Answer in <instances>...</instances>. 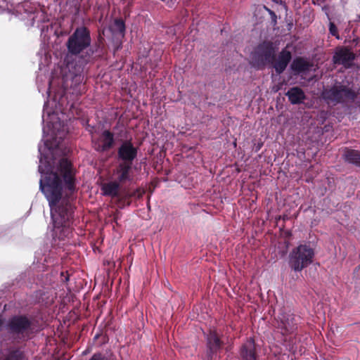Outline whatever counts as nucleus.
Listing matches in <instances>:
<instances>
[{
    "label": "nucleus",
    "instance_id": "4468645a",
    "mask_svg": "<svg viewBox=\"0 0 360 360\" xmlns=\"http://www.w3.org/2000/svg\"><path fill=\"white\" fill-rule=\"evenodd\" d=\"M285 95L288 96L292 104L302 103L305 99V94L304 91L302 89L297 86L290 88Z\"/></svg>",
    "mask_w": 360,
    "mask_h": 360
},
{
    "label": "nucleus",
    "instance_id": "f3484780",
    "mask_svg": "<svg viewBox=\"0 0 360 360\" xmlns=\"http://www.w3.org/2000/svg\"><path fill=\"white\" fill-rule=\"evenodd\" d=\"M345 160L349 163L360 167V153L355 150H346L344 153Z\"/></svg>",
    "mask_w": 360,
    "mask_h": 360
},
{
    "label": "nucleus",
    "instance_id": "7ed1b4c3",
    "mask_svg": "<svg viewBox=\"0 0 360 360\" xmlns=\"http://www.w3.org/2000/svg\"><path fill=\"white\" fill-rule=\"evenodd\" d=\"M6 328L18 342L30 339L34 332L32 321L25 315H15L10 318Z\"/></svg>",
    "mask_w": 360,
    "mask_h": 360
},
{
    "label": "nucleus",
    "instance_id": "39448f33",
    "mask_svg": "<svg viewBox=\"0 0 360 360\" xmlns=\"http://www.w3.org/2000/svg\"><path fill=\"white\" fill-rule=\"evenodd\" d=\"M323 97L328 103L335 105L353 102L356 94L354 91L345 85L335 84L328 89H325Z\"/></svg>",
    "mask_w": 360,
    "mask_h": 360
},
{
    "label": "nucleus",
    "instance_id": "0eeeda50",
    "mask_svg": "<svg viewBox=\"0 0 360 360\" xmlns=\"http://www.w3.org/2000/svg\"><path fill=\"white\" fill-rule=\"evenodd\" d=\"M114 143V134L109 130H103L97 139H93L94 147L98 152L109 150Z\"/></svg>",
    "mask_w": 360,
    "mask_h": 360
},
{
    "label": "nucleus",
    "instance_id": "9b49d317",
    "mask_svg": "<svg viewBox=\"0 0 360 360\" xmlns=\"http://www.w3.org/2000/svg\"><path fill=\"white\" fill-rule=\"evenodd\" d=\"M354 59V55L347 49H341L335 52L333 60L334 63L349 68Z\"/></svg>",
    "mask_w": 360,
    "mask_h": 360
},
{
    "label": "nucleus",
    "instance_id": "6e6552de",
    "mask_svg": "<svg viewBox=\"0 0 360 360\" xmlns=\"http://www.w3.org/2000/svg\"><path fill=\"white\" fill-rule=\"evenodd\" d=\"M137 156V148L132 144L131 141H124L117 150L118 160L121 162H128L131 164Z\"/></svg>",
    "mask_w": 360,
    "mask_h": 360
},
{
    "label": "nucleus",
    "instance_id": "412c9836",
    "mask_svg": "<svg viewBox=\"0 0 360 360\" xmlns=\"http://www.w3.org/2000/svg\"><path fill=\"white\" fill-rule=\"evenodd\" d=\"M90 360H106L101 354H94Z\"/></svg>",
    "mask_w": 360,
    "mask_h": 360
},
{
    "label": "nucleus",
    "instance_id": "423d86ee",
    "mask_svg": "<svg viewBox=\"0 0 360 360\" xmlns=\"http://www.w3.org/2000/svg\"><path fill=\"white\" fill-rule=\"evenodd\" d=\"M112 176L115 180L122 185L125 184H131L136 182L132 165L128 162H118L113 169Z\"/></svg>",
    "mask_w": 360,
    "mask_h": 360
},
{
    "label": "nucleus",
    "instance_id": "9d476101",
    "mask_svg": "<svg viewBox=\"0 0 360 360\" xmlns=\"http://www.w3.org/2000/svg\"><path fill=\"white\" fill-rule=\"evenodd\" d=\"M239 360H257L255 342L252 338L248 339L240 347Z\"/></svg>",
    "mask_w": 360,
    "mask_h": 360
},
{
    "label": "nucleus",
    "instance_id": "20e7f679",
    "mask_svg": "<svg viewBox=\"0 0 360 360\" xmlns=\"http://www.w3.org/2000/svg\"><path fill=\"white\" fill-rule=\"evenodd\" d=\"M314 250L309 243L301 244L289 254L288 264L293 271L300 272L313 262Z\"/></svg>",
    "mask_w": 360,
    "mask_h": 360
},
{
    "label": "nucleus",
    "instance_id": "f8f14e48",
    "mask_svg": "<svg viewBox=\"0 0 360 360\" xmlns=\"http://www.w3.org/2000/svg\"><path fill=\"white\" fill-rule=\"evenodd\" d=\"M291 60V53L288 51H282L276 58L274 59L273 67L276 73H282L288 66Z\"/></svg>",
    "mask_w": 360,
    "mask_h": 360
},
{
    "label": "nucleus",
    "instance_id": "f03ea898",
    "mask_svg": "<svg viewBox=\"0 0 360 360\" xmlns=\"http://www.w3.org/2000/svg\"><path fill=\"white\" fill-rule=\"evenodd\" d=\"M277 327L281 334L285 336L283 341L290 352H295L297 349L296 338L288 335H294L297 330V322L293 314L281 311L276 318Z\"/></svg>",
    "mask_w": 360,
    "mask_h": 360
},
{
    "label": "nucleus",
    "instance_id": "dca6fc26",
    "mask_svg": "<svg viewBox=\"0 0 360 360\" xmlns=\"http://www.w3.org/2000/svg\"><path fill=\"white\" fill-rule=\"evenodd\" d=\"M309 68V63L301 58L295 59L291 64L292 70L297 75L307 71Z\"/></svg>",
    "mask_w": 360,
    "mask_h": 360
},
{
    "label": "nucleus",
    "instance_id": "2eb2a0df",
    "mask_svg": "<svg viewBox=\"0 0 360 360\" xmlns=\"http://www.w3.org/2000/svg\"><path fill=\"white\" fill-rule=\"evenodd\" d=\"M125 24L122 19L116 18L113 22L110 25L109 30L112 34L119 39L123 38L125 34Z\"/></svg>",
    "mask_w": 360,
    "mask_h": 360
},
{
    "label": "nucleus",
    "instance_id": "1a4fd4ad",
    "mask_svg": "<svg viewBox=\"0 0 360 360\" xmlns=\"http://www.w3.org/2000/svg\"><path fill=\"white\" fill-rule=\"evenodd\" d=\"M207 356L209 360H212L221 347V342L215 330H210L207 336Z\"/></svg>",
    "mask_w": 360,
    "mask_h": 360
},
{
    "label": "nucleus",
    "instance_id": "4be33fe9",
    "mask_svg": "<svg viewBox=\"0 0 360 360\" xmlns=\"http://www.w3.org/2000/svg\"><path fill=\"white\" fill-rule=\"evenodd\" d=\"M41 80V77L39 76H38L37 77V86H38V90L39 92H41L42 91V89H43V87L41 86V84H39V81Z\"/></svg>",
    "mask_w": 360,
    "mask_h": 360
},
{
    "label": "nucleus",
    "instance_id": "ddd939ff",
    "mask_svg": "<svg viewBox=\"0 0 360 360\" xmlns=\"http://www.w3.org/2000/svg\"><path fill=\"white\" fill-rule=\"evenodd\" d=\"M122 184L117 180L110 181L101 185V191L103 195L112 198L118 197L120 195V187Z\"/></svg>",
    "mask_w": 360,
    "mask_h": 360
},
{
    "label": "nucleus",
    "instance_id": "aec40b11",
    "mask_svg": "<svg viewBox=\"0 0 360 360\" xmlns=\"http://www.w3.org/2000/svg\"><path fill=\"white\" fill-rule=\"evenodd\" d=\"M329 32H330V34L332 35V36H334L336 37V39H339L340 37H339V34H338V29H337V27L335 26V25L330 22V24H329Z\"/></svg>",
    "mask_w": 360,
    "mask_h": 360
},
{
    "label": "nucleus",
    "instance_id": "6ab92c4d",
    "mask_svg": "<svg viewBox=\"0 0 360 360\" xmlns=\"http://www.w3.org/2000/svg\"><path fill=\"white\" fill-rule=\"evenodd\" d=\"M257 52L262 56V63H264V62H273L274 55L271 49L268 47L264 49L263 46H259Z\"/></svg>",
    "mask_w": 360,
    "mask_h": 360
},
{
    "label": "nucleus",
    "instance_id": "f257e3e1",
    "mask_svg": "<svg viewBox=\"0 0 360 360\" xmlns=\"http://www.w3.org/2000/svg\"><path fill=\"white\" fill-rule=\"evenodd\" d=\"M89 30L77 27L66 43L68 53L63 65L52 73L46 94L42 122L44 143H39V182H75L71 163L65 158L70 151L67 135V112L75 108L78 96L86 91L87 65L94 61Z\"/></svg>",
    "mask_w": 360,
    "mask_h": 360
},
{
    "label": "nucleus",
    "instance_id": "5701e85b",
    "mask_svg": "<svg viewBox=\"0 0 360 360\" xmlns=\"http://www.w3.org/2000/svg\"><path fill=\"white\" fill-rule=\"evenodd\" d=\"M3 319L1 318V316H0V329L1 328L2 326H3Z\"/></svg>",
    "mask_w": 360,
    "mask_h": 360
},
{
    "label": "nucleus",
    "instance_id": "a211bd4d",
    "mask_svg": "<svg viewBox=\"0 0 360 360\" xmlns=\"http://www.w3.org/2000/svg\"><path fill=\"white\" fill-rule=\"evenodd\" d=\"M3 360H27V359L19 349H9Z\"/></svg>",
    "mask_w": 360,
    "mask_h": 360
}]
</instances>
